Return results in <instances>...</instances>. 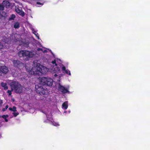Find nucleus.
<instances>
[{
  "mask_svg": "<svg viewBox=\"0 0 150 150\" xmlns=\"http://www.w3.org/2000/svg\"><path fill=\"white\" fill-rule=\"evenodd\" d=\"M3 5L4 6L6 7L9 6L10 5L9 2L7 1H4L3 2Z\"/></svg>",
  "mask_w": 150,
  "mask_h": 150,
  "instance_id": "15",
  "label": "nucleus"
},
{
  "mask_svg": "<svg viewBox=\"0 0 150 150\" xmlns=\"http://www.w3.org/2000/svg\"><path fill=\"white\" fill-rule=\"evenodd\" d=\"M8 108V105H6V107H5V108H3L2 109V111H5L6 110V109H7Z\"/></svg>",
  "mask_w": 150,
  "mask_h": 150,
  "instance_id": "25",
  "label": "nucleus"
},
{
  "mask_svg": "<svg viewBox=\"0 0 150 150\" xmlns=\"http://www.w3.org/2000/svg\"><path fill=\"white\" fill-rule=\"evenodd\" d=\"M9 109L10 110L12 111L13 112H15L16 111V108L15 106H13L12 108H9Z\"/></svg>",
  "mask_w": 150,
  "mask_h": 150,
  "instance_id": "18",
  "label": "nucleus"
},
{
  "mask_svg": "<svg viewBox=\"0 0 150 150\" xmlns=\"http://www.w3.org/2000/svg\"><path fill=\"white\" fill-rule=\"evenodd\" d=\"M52 80L49 78H47V80L46 81V85L50 86L52 85Z\"/></svg>",
  "mask_w": 150,
  "mask_h": 150,
  "instance_id": "11",
  "label": "nucleus"
},
{
  "mask_svg": "<svg viewBox=\"0 0 150 150\" xmlns=\"http://www.w3.org/2000/svg\"><path fill=\"white\" fill-rule=\"evenodd\" d=\"M15 10L16 12L20 15L21 16H24V12L21 10H20L18 8H15Z\"/></svg>",
  "mask_w": 150,
  "mask_h": 150,
  "instance_id": "8",
  "label": "nucleus"
},
{
  "mask_svg": "<svg viewBox=\"0 0 150 150\" xmlns=\"http://www.w3.org/2000/svg\"><path fill=\"white\" fill-rule=\"evenodd\" d=\"M4 7L3 5H0V10H4Z\"/></svg>",
  "mask_w": 150,
  "mask_h": 150,
  "instance_id": "26",
  "label": "nucleus"
},
{
  "mask_svg": "<svg viewBox=\"0 0 150 150\" xmlns=\"http://www.w3.org/2000/svg\"><path fill=\"white\" fill-rule=\"evenodd\" d=\"M8 115H3L2 116V117L4 119H6V118L8 117Z\"/></svg>",
  "mask_w": 150,
  "mask_h": 150,
  "instance_id": "23",
  "label": "nucleus"
},
{
  "mask_svg": "<svg viewBox=\"0 0 150 150\" xmlns=\"http://www.w3.org/2000/svg\"><path fill=\"white\" fill-rule=\"evenodd\" d=\"M20 57H27L32 58L34 56V54L32 52L27 51L21 50L18 53Z\"/></svg>",
  "mask_w": 150,
  "mask_h": 150,
  "instance_id": "3",
  "label": "nucleus"
},
{
  "mask_svg": "<svg viewBox=\"0 0 150 150\" xmlns=\"http://www.w3.org/2000/svg\"><path fill=\"white\" fill-rule=\"evenodd\" d=\"M47 80V78L43 77L40 79L41 84L43 85H45L46 81Z\"/></svg>",
  "mask_w": 150,
  "mask_h": 150,
  "instance_id": "10",
  "label": "nucleus"
},
{
  "mask_svg": "<svg viewBox=\"0 0 150 150\" xmlns=\"http://www.w3.org/2000/svg\"><path fill=\"white\" fill-rule=\"evenodd\" d=\"M1 86L4 88V89L7 90L8 88V87L7 86V84L6 83L2 82L1 83Z\"/></svg>",
  "mask_w": 150,
  "mask_h": 150,
  "instance_id": "16",
  "label": "nucleus"
},
{
  "mask_svg": "<svg viewBox=\"0 0 150 150\" xmlns=\"http://www.w3.org/2000/svg\"><path fill=\"white\" fill-rule=\"evenodd\" d=\"M47 50H43L42 52H43L45 53V52H47Z\"/></svg>",
  "mask_w": 150,
  "mask_h": 150,
  "instance_id": "29",
  "label": "nucleus"
},
{
  "mask_svg": "<svg viewBox=\"0 0 150 150\" xmlns=\"http://www.w3.org/2000/svg\"><path fill=\"white\" fill-rule=\"evenodd\" d=\"M62 69L63 71H65L67 74H68L69 75H71V74L70 71L68 69L66 70V68L65 67H63L62 68Z\"/></svg>",
  "mask_w": 150,
  "mask_h": 150,
  "instance_id": "13",
  "label": "nucleus"
},
{
  "mask_svg": "<svg viewBox=\"0 0 150 150\" xmlns=\"http://www.w3.org/2000/svg\"><path fill=\"white\" fill-rule=\"evenodd\" d=\"M3 47V45L1 42H0V49H2Z\"/></svg>",
  "mask_w": 150,
  "mask_h": 150,
  "instance_id": "24",
  "label": "nucleus"
},
{
  "mask_svg": "<svg viewBox=\"0 0 150 150\" xmlns=\"http://www.w3.org/2000/svg\"><path fill=\"white\" fill-rule=\"evenodd\" d=\"M37 4H41L40 2H37Z\"/></svg>",
  "mask_w": 150,
  "mask_h": 150,
  "instance_id": "30",
  "label": "nucleus"
},
{
  "mask_svg": "<svg viewBox=\"0 0 150 150\" xmlns=\"http://www.w3.org/2000/svg\"><path fill=\"white\" fill-rule=\"evenodd\" d=\"M19 4H20V5H22V4H21V3H20Z\"/></svg>",
  "mask_w": 150,
  "mask_h": 150,
  "instance_id": "34",
  "label": "nucleus"
},
{
  "mask_svg": "<svg viewBox=\"0 0 150 150\" xmlns=\"http://www.w3.org/2000/svg\"><path fill=\"white\" fill-rule=\"evenodd\" d=\"M10 85L11 88H13L15 92L17 93H21L23 89V87L18 82L12 81L10 83Z\"/></svg>",
  "mask_w": 150,
  "mask_h": 150,
  "instance_id": "2",
  "label": "nucleus"
},
{
  "mask_svg": "<svg viewBox=\"0 0 150 150\" xmlns=\"http://www.w3.org/2000/svg\"><path fill=\"white\" fill-rule=\"evenodd\" d=\"M58 90L63 93H65L68 92V91L67 89L66 88L63 86L59 84L58 85Z\"/></svg>",
  "mask_w": 150,
  "mask_h": 150,
  "instance_id": "7",
  "label": "nucleus"
},
{
  "mask_svg": "<svg viewBox=\"0 0 150 150\" xmlns=\"http://www.w3.org/2000/svg\"><path fill=\"white\" fill-rule=\"evenodd\" d=\"M33 33L39 39V35L38 34V33H37L36 32L34 31H33Z\"/></svg>",
  "mask_w": 150,
  "mask_h": 150,
  "instance_id": "21",
  "label": "nucleus"
},
{
  "mask_svg": "<svg viewBox=\"0 0 150 150\" xmlns=\"http://www.w3.org/2000/svg\"><path fill=\"white\" fill-rule=\"evenodd\" d=\"M37 50L38 51H42L43 50L42 49H41V48H38V49H37Z\"/></svg>",
  "mask_w": 150,
  "mask_h": 150,
  "instance_id": "28",
  "label": "nucleus"
},
{
  "mask_svg": "<svg viewBox=\"0 0 150 150\" xmlns=\"http://www.w3.org/2000/svg\"><path fill=\"white\" fill-rule=\"evenodd\" d=\"M8 71V69L7 67L0 65V76H2L3 74H6Z\"/></svg>",
  "mask_w": 150,
  "mask_h": 150,
  "instance_id": "5",
  "label": "nucleus"
},
{
  "mask_svg": "<svg viewBox=\"0 0 150 150\" xmlns=\"http://www.w3.org/2000/svg\"><path fill=\"white\" fill-rule=\"evenodd\" d=\"M54 76L55 77H56V76H57V74H55L54 75Z\"/></svg>",
  "mask_w": 150,
  "mask_h": 150,
  "instance_id": "32",
  "label": "nucleus"
},
{
  "mask_svg": "<svg viewBox=\"0 0 150 150\" xmlns=\"http://www.w3.org/2000/svg\"><path fill=\"white\" fill-rule=\"evenodd\" d=\"M5 121L6 122H7L8 121V120L7 119H6V118L5 119Z\"/></svg>",
  "mask_w": 150,
  "mask_h": 150,
  "instance_id": "31",
  "label": "nucleus"
},
{
  "mask_svg": "<svg viewBox=\"0 0 150 150\" xmlns=\"http://www.w3.org/2000/svg\"><path fill=\"white\" fill-rule=\"evenodd\" d=\"M14 28H18L19 27V24L18 23L16 22V23L14 26Z\"/></svg>",
  "mask_w": 150,
  "mask_h": 150,
  "instance_id": "19",
  "label": "nucleus"
},
{
  "mask_svg": "<svg viewBox=\"0 0 150 150\" xmlns=\"http://www.w3.org/2000/svg\"><path fill=\"white\" fill-rule=\"evenodd\" d=\"M13 88H11L10 90H8L7 91V93H8L9 96H11V92L13 90Z\"/></svg>",
  "mask_w": 150,
  "mask_h": 150,
  "instance_id": "20",
  "label": "nucleus"
},
{
  "mask_svg": "<svg viewBox=\"0 0 150 150\" xmlns=\"http://www.w3.org/2000/svg\"><path fill=\"white\" fill-rule=\"evenodd\" d=\"M47 118L48 120L50 121L51 122L52 124L54 126H57L59 125V124L58 123L55 122L53 121V120L52 119L48 118V117H47Z\"/></svg>",
  "mask_w": 150,
  "mask_h": 150,
  "instance_id": "12",
  "label": "nucleus"
},
{
  "mask_svg": "<svg viewBox=\"0 0 150 150\" xmlns=\"http://www.w3.org/2000/svg\"><path fill=\"white\" fill-rule=\"evenodd\" d=\"M68 107V102H65L62 105V108L64 109H67Z\"/></svg>",
  "mask_w": 150,
  "mask_h": 150,
  "instance_id": "14",
  "label": "nucleus"
},
{
  "mask_svg": "<svg viewBox=\"0 0 150 150\" xmlns=\"http://www.w3.org/2000/svg\"><path fill=\"white\" fill-rule=\"evenodd\" d=\"M4 41L6 43H9L11 42V40L8 38H6L4 39Z\"/></svg>",
  "mask_w": 150,
  "mask_h": 150,
  "instance_id": "17",
  "label": "nucleus"
},
{
  "mask_svg": "<svg viewBox=\"0 0 150 150\" xmlns=\"http://www.w3.org/2000/svg\"><path fill=\"white\" fill-rule=\"evenodd\" d=\"M31 69L26 66L25 67L27 71L32 75H40L42 74H45L47 73L49 69L46 67L34 61Z\"/></svg>",
  "mask_w": 150,
  "mask_h": 150,
  "instance_id": "1",
  "label": "nucleus"
},
{
  "mask_svg": "<svg viewBox=\"0 0 150 150\" xmlns=\"http://www.w3.org/2000/svg\"><path fill=\"white\" fill-rule=\"evenodd\" d=\"M13 62L14 66L18 67L23 65L21 62L18 60H14L13 61Z\"/></svg>",
  "mask_w": 150,
  "mask_h": 150,
  "instance_id": "9",
  "label": "nucleus"
},
{
  "mask_svg": "<svg viewBox=\"0 0 150 150\" xmlns=\"http://www.w3.org/2000/svg\"><path fill=\"white\" fill-rule=\"evenodd\" d=\"M58 61H60V60L59 59H57L56 60L55 59L52 62V63L53 65L54 64L55 66V67L52 69L54 73H58L60 71V69L57 67V64H56V61L58 62Z\"/></svg>",
  "mask_w": 150,
  "mask_h": 150,
  "instance_id": "6",
  "label": "nucleus"
},
{
  "mask_svg": "<svg viewBox=\"0 0 150 150\" xmlns=\"http://www.w3.org/2000/svg\"><path fill=\"white\" fill-rule=\"evenodd\" d=\"M36 91L37 93L40 95L45 94L47 92V91L43 89V87L38 85H36L35 87Z\"/></svg>",
  "mask_w": 150,
  "mask_h": 150,
  "instance_id": "4",
  "label": "nucleus"
},
{
  "mask_svg": "<svg viewBox=\"0 0 150 150\" xmlns=\"http://www.w3.org/2000/svg\"><path fill=\"white\" fill-rule=\"evenodd\" d=\"M15 18V16L13 14L11 16L10 18V20H13Z\"/></svg>",
  "mask_w": 150,
  "mask_h": 150,
  "instance_id": "22",
  "label": "nucleus"
},
{
  "mask_svg": "<svg viewBox=\"0 0 150 150\" xmlns=\"http://www.w3.org/2000/svg\"><path fill=\"white\" fill-rule=\"evenodd\" d=\"M64 112L65 113H66L67 112V111H64Z\"/></svg>",
  "mask_w": 150,
  "mask_h": 150,
  "instance_id": "33",
  "label": "nucleus"
},
{
  "mask_svg": "<svg viewBox=\"0 0 150 150\" xmlns=\"http://www.w3.org/2000/svg\"><path fill=\"white\" fill-rule=\"evenodd\" d=\"M13 114L14 115V116L15 117L18 114V112H13Z\"/></svg>",
  "mask_w": 150,
  "mask_h": 150,
  "instance_id": "27",
  "label": "nucleus"
}]
</instances>
